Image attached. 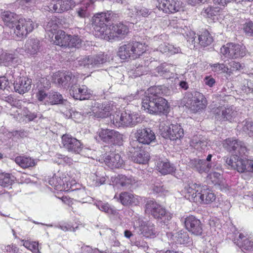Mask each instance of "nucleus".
Returning a JSON list of instances; mask_svg holds the SVG:
<instances>
[{"mask_svg":"<svg viewBox=\"0 0 253 253\" xmlns=\"http://www.w3.org/2000/svg\"><path fill=\"white\" fill-rule=\"evenodd\" d=\"M223 147L233 155L230 158L225 157V163L239 172H253V160L242 158L247 153V149L244 142L233 138L225 139Z\"/></svg>","mask_w":253,"mask_h":253,"instance_id":"nucleus-1","label":"nucleus"},{"mask_svg":"<svg viewBox=\"0 0 253 253\" xmlns=\"http://www.w3.org/2000/svg\"><path fill=\"white\" fill-rule=\"evenodd\" d=\"M112 12L108 11L96 14L92 18V24L95 35L98 37L108 41L116 38H124L129 31L128 27L119 23L113 25L112 28H108L106 23L111 20Z\"/></svg>","mask_w":253,"mask_h":253,"instance_id":"nucleus-2","label":"nucleus"},{"mask_svg":"<svg viewBox=\"0 0 253 253\" xmlns=\"http://www.w3.org/2000/svg\"><path fill=\"white\" fill-rule=\"evenodd\" d=\"M169 93L168 87L164 85L155 86L148 89V94L142 101V108L151 114L164 113L168 108L167 101L162 97Z\"/></svg>","mask_w":253,"mask_h":253,"instance_id":"nucleus-3","label":"nucleus"},{"mask_svg":"<svg viewBox=\"0 0 253 253\" xmlns=\"http://www.w3.org/2000/svg\"><path fill=\"white\" fill-rule=\"evenodd\" d=\"M145 44L137 42H132L121 46L118 55L123 60L135 59L139 57L146 50Z\"/></svg>","mask_w":253,"mask_h":253,"instance_id":"nucleus-4","label":"nucleus"},{"mask_svg":"<svg viewBox=\"0 0 253 253\" xmlns=\"http://www.w3.org/2000/svg\"><path fill=\"white\" fill-rule=\"evenodd\" d=\"M145 211L151 213L155 218L162 219L165 222L170 220L172 217L170 213L167 212L164 208L153 200L147 202Z\"/></svg>","mask_w":253,"mask_h":253,"instance_id":"nucleus-5","label":"nucleus"},{"mask_svg":"<svg viewBox=\"0 0 253 253\" xmlns=\"http://www.w3.org/2000/svg\"><path fill=\"white\" fill-rule=\"evenodd\" d=\"M128 152V157L134 162L144 164L149 160L150 156L148 152L141 149L137 145V141H132L130 143Z\"/></svg>","mask_w":253,"mask_h":253,"instance_id":"nucleus-6","label":"nucleus"},{"mask_svg":"<svg viewBox=\"0 0 253 253\" xmlns=\"http://www.w3.org/2000/svg\"><path fill=\"white\" fill-rule=\"evenodd\" d=\"M133 227L137 234L146 238H154L158 235V231L154 224L147 223L140 218L134 222Z\"/></svg>","mask_w":253,"mask_h":253,"instance_id":"nucleus-7","label":"nucleus"},{"mask_svg":"<svg viewBox=\"0 0 253 253\" xmlns=\"http://www.w3.org/2000/svg\"><path fill=\"white\" fill-rule=\"evenodd\" d=\"M221 53L229 58H242L246 55L245 46L233 43H228L220 49Z\"/></svg>","mask_w":253,"mask_h":253,"instance_id":"nucleus-8","label":"nucleus"},{"mask_svg":"<svg viewBox=\"0 0 253 253\" xmlns=\"http://www.w3.org/2000/svg\"><path fill=\"white\" fill-rule=\"evenodd\" d=\"M99 136L103 142L108 143L120 145L123 141L122 134L113 129L101 128Z\"/></svg>","mask_w":253,"mask_h":253,"instance_id":"nucleus-9","label":"nucleus"},{"mask_svg":"<svg viewBox=\"0 0 253 253\" xmlns=\"http://www.w3.org/2000/svg\"><path fill=\"white\" fill-rule=\"evenodd\" d=\"M34 24L30 19H19L14 29V34L19 38H23L31 32Z\"/></svg>","mask_w":253,"mask_h":253,"instance_id":"nucleus-10","label":"nucleus"},{"mask_svg":"<svg viewBox=\"0 0 253 253\" xmlns=\"http://www.w3.org/2000/svg\"><path fill=\"white\" fill-rule=\"evenodd\" d=\"M62 143L63 147L69 152L81 154L83 150V146L81 142L71 135L68 134L63 135Z\"/></svg>","mask_w":253,"mask_h":253,"instance_id":"nucleus-11","label":"nucleus"},{"mask_svg":"<svg viewBox=\"0 0 253 253\" xmlns=\"http://www.w3.org/2000/svg\"><path fill=\"white\" fill-rule=\"evenodd\" d=\"M186 105L190 110L196 112L206 107V100L202 93L195 92L192 97L186 101Z\"/></svg>","mask_w":253,"mask_h":253,"instance_id":"nucleus-12","label":"nucleus"},{"mask_svg":"<svg viewBox=\"0 0 253 253\" xmlns=\"http://www.w3.org/2000/svg\"><path fill=\"white\" fill-rule=\"evenodd\" d=\"M186 229L192 234L200 236L203 233V225L201 221L193 215H189L184 219Z\"/></svg>","mask_w":253,"mask_h":253,"instance_id":"nucleus-13","label":"nucleus"},{"mask_svg":"<svg viewBox=\"0 0 253 253\" xmlns=\"http://www.w3.org/2000/svg\"><path fill=\"white\" fill-rule=\"evenodd\" d=\"M136 138L138 143L149 144L153 142L156 136L153 130L149 127H140L137 129L135 133Z\"/></svg>","mask_w":253,"mask_h":253,"instance_id":"nucleus-14","label":"nucleus"},{"mask_svg":"<svg viewBox=\"0 0 253 253\" xmlns=\"http://www.w3.org/2000/svg\"><path fill=\"white\" fill-rule=\"evenodd\" d=\"M114 105L112 102L105 101L103 103H96L92 108V115L96 118H105L113 110Z\"/></svg>","mask_w":253,"mask_h":253,"instance_id":"nucleus-15","label":"nucleus"},{"mask_svg":"<svg viewBox=\"0 0 253 253\" xmlns=\"http://www.w3.org/2000/svg\"><path fill=\"white\" fill-rule=\"evenodd\" d=\"M99 161L101 163H104L106 166L112 169L119 168L124 164V160L121 155L115 153L105 154Z\"/></svg>","mask_w":253,"mask_h":253,"instance_id":"nucleus-16","label":"nucleus"},{"mask_svg":"<svg viewBox=\"0 0 253 253\" xmlns=\"http://www.w3.org/2000/svg\"><path fill=\"white\" fill-rule=\"evenodd\" d=\"M32 83V80L31 78L26 76L20 77L13 83L15 91L23 94L31 89Z\"/></svg>","mask_w":253,"mask_h":253,"instance_id":"nucleus-17","label":"nucleus"},{"mask_svg":"<svg viewBox=\"0 0 253 253\" xmlns=\"http://www.w3.org/2000/svg\"><path fill=\"white\" fill-rule=\"evenodd\" d=\"M189 166L200 173H208L212 167L213 169H218V167H212L211 163H208L204 160L199 159L191 160L189 162Z\"/></svg>","mask_w":253,"mask_h":253,"instance_id":"nucleus-18","label":"nucleus"},{"mask_svg":"<svg viewBox=\"0 0 253 253\" xmlns=\"http://www.w3.org/2000/svg\"><path fill=\"white\" fill-rule=\"evenodd\" d=\"M94 0H82L76 8V13L79 17L85 18L89 16L91 12L94 8Z\"/></svg>","mask_w":253,"mask_h":253,"instance_id":"nucleus-19","label":"nucleus"},{"mask_svg":"<svg viewBox=\"0 0 253 253\" xmlns=\"http://www.w3.org/2000/svg\"><path fill=\"white\" fill-rule=\"evenodd\" d=\"M70 94L75 99L85 100L90 98V93L85 85L74 84L71 86Z\"/></svg>","mask_w":253,"mask_h":253,"instance_id":"nucleus-20","label":"nucleus"},{"mask_svg":"<svg viewBox=\"0 0 253 253\" xmlns=\"http://www.w3.org/2000/svg\"><path fill=\"white\" fill-rule=\"evenodd\" d=\"M202 186L192 181H188L183 190L185 197L190 201L195 203L196 197L198 196Z\"/></svg>","mask_w":253,"mask_h":253,"instance_id":"nucleus-21","label":"nucleus"},{"mask_svg":"<svg viewBox=\"0 0 253 253\" xmlns=\"http://www.w3.org/2000/svg\"><path fill=\"white\" fill-rule=\"evenodd\" d=\"M215 200V195L209 189L202 186L198 196L196 197L195 203L199 204H209Z\"/></svg>","mask_w":253,"mask_h":253,"instance_id":"nucleus-22","label":"nucleus"},{"mask_svg":"<svg viewBox=\"0 0 253 253\" xmlns=\"http://www.w3.org/2000/svg\"><path fill=\"white\" fill-rule=\"evenodd\" d=\"M156 5L159 10L167 14L175 13L179 9L176 0H157Z\"/></svg>","mask_w":253,"mask_h":253,"instance_id":"nucleus-23","label":"nucleus"},{"mask_svg":"<svg viewBox=\"0 0 253 253\" xmlns=\"http://www.w3.org/2000/svg\"><path fill=\"white\" fill-rule=\"evenodd\" d=\"M75 79V76L70 72H58L54 75V82L65 87L73 83Z\"/></svg>","mask_w":253,"mask_h":253,"instance_id":"nucleus-24","label":"nucleus"},{"mask_svg":"<svg viewBox=\"0 0 253 253\" xmlns=\"http://www.w3.org/2000/svg\"><path fill=\"white\" fill-rule=\"evenodd\" d=\"M123 126H131L136 125L141 121L139 115L129 110H126L122 113Z\"/></svg>","mask_w":253,"mask_h":253,"instance_id":"nucleus-25","label":"nucleus"},{"mask_svg":"<svg viewBox=\"0 0 253 253\" xmlns=\"http://www.w3.org/2000/svg\"><path fill=\"white\" fill-rule=\"evenodd\" d=\"M216 116L218 119L221 121H231L237 115L236 111L232 108L221 107L217 108L215 111Z\"/></svg>","mask_w":253,"mask_h":253,"instance_id":"nucleus-26","label":"nucleus"},{"mask_svg":"<svg viewBox=\"0 0 253 253\" xmlns=\"http://www.w3.org/2000/svg\"><path fill=\"white\" fill-rule=\"evenodd\" d=\"M156 169L163 175L173 174L176 170L173 164L170 163L168 160H159L157 162Z\"/></svg>","mask_w":253,"mask_h":253,"instance_id":"nucleus-27","label":"nucleus"},{"mask_svg":"<svg viewBox=\"0 0 253 253\" xmlns=\"http://www.w3.org/2000/svg\"><path fill=\"white\" fill-rule=\"evenodd\" d=\"M249 236L248 234L244 235L240 233L239 238L234 240L236 244L242 250H250L253 247V242L249 240Z\"/></svg>","mask_w":253,"mask_h":253,"instance_id":"nucleus-28","label":"nucleus"},{"mask_svg":"<svg viewBox=\"0 0 253 253\" xmlns=\"http://www.w3.org/2000/svg\"><path fill=\"white\" fill-rule=\"evenodd\" d=\"M41 44L37 39L28 40L25 44V50L30 54L35 55L40 52Z\"/></svg>","mask_w":253,"mask_h":253,"instance_id":"nucleus-29","label":"nucleus"},{"mask_svg":"<svg viewBox=\"0 0 253 253\" xmlns=\"http://www.w3.org/2000/svg\"><path fill=\"white\" fill-rule=\"evenodd\" d=\"M2 18L5 25L11 29L15 28L19 19L18 15L10 11L3 12L2 14Z\"/></svg>","mask_w":253,"mask_h":253,"instance_id":"nucleus-30","label":"nucleus"},{"mask_svg":"<svg viewBox=\"0 0 253 253\" xmlns=\"http://www.w3.org/2000/svg\"><path fill=\"white\" fill-rule=\"evenodd\" d=\"M121 203L124 206H128L133 204L137 205L139 204V200L136 196L128 192H122L120 194L119 197Z\"/></svg>","mask_w":253,"mask_h":253,"instance_id":"nucleus-31","label":"nucleus"},{"mask_svg":"<svg viewBox=\"0 0 253 253\" xmlns=\"http://www.w3.org/2000/svg\"><path fill=\"white\" fill-rule=\"evenodd\" d=\"M90 60L91 68H98L108 61L109 57L107 54L99 53L90 56Z\"/></svg>","mask_w":253,"mask_h":253,"instance_id":"nucleus-32","label":"nucleus"},{"mask_svg":"<svg viewBox=\"0 0 253 253\" xmlns=\"http://www.w3.org/2000/svg\"><path fill=\"white\" fill-rule=\"evenodd\" d=\"M173 240L178 244L187 245L191 242V239L186 231L181 230L173 235Z\"/></svg>","mask_w":253,"mask_h":253,"instance_id":"nucleus-33","label":"nucleus"},{"mask_svg":"<svg viewBox=\"0 0 253 253\" xmlns=\"http://www.w3.org/2000/svg\"><path fill=\"white\" fill-rule=\"evenodd\" d=\"M70 35L66 34L63 31L58 30L55 34L54 42L60 46L67 47Z\"/></svg>","mask_w":253,"mask_h":253,"instance_id":"nucleus-34","label":"nucleus"},{"mask_svg":"<svg viewBox=\"0 0 253 253\" xmlns=\"http://www.w3.org/2000/svg\"><path fill=\"white\" fill-rule=\"evenodd\" d=\"M208 144L207 140L201 136H194L190 143V145L198 151L204 150Z\"/></svg>","mask_w":253,"mask_h":253,"instance_id":"nucleus-35","label":"nucleus"},{"mask_svg":"<svg viewBox=\"0 0 253 253\" xmlns=\"http://www.w3.org/2000/svg\"><path fill=\"white\" fill-rule=\"evenodd\" d=\"M171 124L168 120L163 121L159 125V133L161 135L166 139H170Z\"/></svg>","mask_w":253,"mask_h":253,"instance_id":"nucleus-36","label":"nucleus"},{"mask_svg":"<svg viewBox=\"0 0 253 253\" xmlns=\"http://www.w3.org/2000/svg\"><path fill=\"white\" fill-rule=\"evenodd\" d=\"M198 40L202 46L205 47L210 45L213 42L212 37L207 30H204L200 32Z\"/></svg>","mask_w":253,"mask_h":253,"instance_id":"nucleus-37","label":"nucleus"},{"mask_svg":"<svg viewBox=\"0 0 253 253\" xmlns=\"http://www.w3.org/2000/svg\"><path fill=\"white\" fill-rule=\"evenodd\" d=\"M172 68L171 65L163 63L155 69V72L157 73L158 76H163L166 78H169L171 75L170 70Z\"/></svg>","mask_w":253,"mask_h":253,"instance_id":"nucleus-38","label":"nucleus"},{"mask_svg":"<svg viewBox=\"0 0 253 253\" xmlns=\"http://www.w3.org/2000/svg\"><path fill=\"white\" fill-rule=\"evenodd\" d=\"M15 163L23 168H28L35 166V161L29 157H17L15 160Z\"/></svg>","mask_w":253,"mask_h":253,"instance_id":"nucleus-39","label":"nucleus"},{"mask_svg":"<svg viewBox=\"0 0 253 253\" xmlns=\"http://www.w3.org/2000/svg\"><path fill=\"white\" fill-rule=\"evenodd\" d=\"M117 182L122 187L126 188L130 185H133L136 182L135 179L132 176H126L123 175H119L117 177Z\"/></svg>","mask_w":253,"mask_h":253,"instance_id":"nucleus-40","label":"nucleus"},{"mask_svg":"<svg viewBox=\"0 0 253 253\" xmlns=\"http://www.w3.org/2000/svg\"><path fill=\"white\" fill-rule=\"evenodd\" d=\"M0 59L6 66L14 65L18 62L17 56L11 53H2L0 57Z\"/></svg>","mask_w":253,"mask_h":253,"instance_id":"nucleus-41","label":"nucleus"},{"mask_svg":"<svg viewBox=\"0 0 253 253\" xmlns=\"http://www.w3.org/2000/svg\"><path fill=\"white\" fill-rule=\"evenodd\" d=\"M170 140H176L182 137L184 135L183 129L179 125L171 124Z\"/></svg>","mask_w":253,"mask_h":253,"instance_id":"nucleus-42","label":"nucleus"},{"mask_svg":"<svg viewBox=\"0 0 253 253\" xmlns=\"http://www.w3.org/2000/svg\"><path fill=\"white\" fill-rule=\"evenodd\" d=\"M159 50L162 53H166L169 54H173L179 52L180 49L178 47H175L172 45L167 43L161 44L159 46Z\"/></svg>","mask_w":253,"mask_h":253,"instance_id":"nucleus-43","label":"nucleus"},{"mask_svg":"<svg viewBox=\"0 0 253 253\" xmlns=\"http://www.w3.org/2000/svg\"><path fill=\"white\" fill-rule=\"evenodd\" d=\"M150 189L153 193H162L166 190L162 182L158 179H153L150 183Z\"/></svg>","mask_w":253,"mask_h":253,"instance_id":"nucleus-44","label":"nucleus"},{"mask_svg":"<svg viewBox=\"0 0 253 253\" xmlns=\"http://www.w3.org/2000/svg\"><path fill=\"white\" fill-rule=\"evenodd\" d=\"M46 104L54 105L63 102V98L61 94L56 92H50L49 94L48 100Z\"/></svg>","mask_w":253,"mask_h":253,"instance_id":"nucleus-45","label":"nucleus"},{"mask_svg":"<svg viewBox=\"0 0 253 253\" xmlns=\"http://www.w3.org/2000/svg\"><path fill=\"white\" fill-rule=\"evenodd\" d=\"M90 179L92 180L90 184L93 186H99L104 184L106 181V177L104 176H101L98 172L93 173L91 175Z\"/></svg>","mask_w":253,"mask_h":253,"instance_id":"nucleus-46","label":"nucleus"},{"mask_svg":"<svg viewBox=\"0 0 253 253\" xmlns=\"http://www.w3.org/2000/svg\"><path fill=\"white\" fill-rule=\"evenodd\" d=\"M97 207L101 211L108 214L115 215L117 213V211L114 208L111 207L107 203L99 202L97 204Z\"/></svg>","mask_w":253,"mask_h":253,"instance_id":"nucleus-47","label":"nucleus"},{"mask_svg":"<svg viewBox=\"0 0 253 253\" xmlns=\"http://www.w3.org/2000/svg\"><path fill=\"white\" fill-rule=\"evenodd\" d=\"M219 9L218 7H213L208 6L203 8L201 12V14L206 17H211L218 14Z\"/></svg>","mask_w":253,"mask_h":253,"instance_id":"nucleus-48","label":"nucleus"},{"mask_svg":"<svg viewBox=\"0 0 253 253\" xmlns=\"http://www.w3.org/2000/svg\"><path fill=\"white\" fill-rule=\"evenodd\" d=\"M82 41L78 36L70 35L69 44L67 47L79 48L81 46Z\"/></svg>","mask_w":253,"mask_h":253,"instance_id":"nucleus-49","label":"nucleus"},{"mask_svg":"<svg viewBox=\"0 0 253 253\" xmlns=\"http://www.w3.org/2000/svg\"><path fill=\"white\" fill-rule=\"evenodd\" d=\"M212 71L216 73H226L228 72V67L226 66L223 63H217L211 65Z\"/></svg>","mask_w":253,"mask_h":253,"instance_id":"nucleus-50","label":"nucleus"},{"mask_svg":"<svg viewBox=\"0 0 253 253\" xmlns=\"http://www.w3.org/2000/svg\"><path fill=\"white\" fill-rule=\"evenodd\" d=\"M59 1L63 12L73 8L76 5L74 0H62Z\"/></svg>","mask_w":253,"mask_h":253,"instance_id":"nucleus-51","label":"nucleus"},{"mask_svg":"<svg viewBox=\"0 0 253 253\" xmlns=\"http://www.w3.org/2000/svg\"><path fill=\"white\" fill-rule=\"evenodd\" d=\"M12 180L9 173H0V185L8 187L12 184Z\"/></svg>","mask_w":253,"mask_h":253,"instance_id":"nucleus-52","label":"nucleus"},{"mask_svg":"<svg viewBox=\"0 0 253 253\" xmlns=\"http://www.w3.org/2000/svg\"><path fill=\"white\" fill-rule=\"evenodd\" d=\"M23 246L31 251L34 253H39L40 251L38 248V243L36 242H29L28 241H23Z\"/></svg>","mask_w":253,"mask_h":253,"instance_id":"nucleus-53","label":"nucleus"},{"mask_svg":"<svg viewBox=\"0 0 253 253\" xmlns=\"http://www.w3.org/2000/svg\"><path fill=\"white\" fill-rule=\"evenodd\" d=\"M228 64L229 67H228V72H227V74L229 75H231L233 71H238L243 68L241 64L235 61H230L229 62Z\"/></svg>","mask_w":253,"mask_h":253,"instance_id":"nucleus-54","label":"nucleus"},{"mask_svg":"<svg viewBox=\"0 0 253 253\" xmlns=\"http://www.w3.org/2000/svg\"><path fill=\"white\" fill-rule=\"evenodd\" d=\"M179 24V23H178ZM170 25L171 26H173L174 28L176 29V32L182 35L184 37L187 34L189 31V28L186 26H184L182 27V26H179L178 25V23H176L175 25L174 20H171L170 22Z\"/></svg>","mask_w":253,"mask_h":253,"instance_id":"nucleus-55","label":"nucleus"},{"mask_svg":"<svg viewBox=\"0 0 253 253\" xmlns=\"http://www.w3.org/2000/svg\"><path fill=\"white\" fill-rule=\"evenodd\" d=\"M242 90L244 93L249 94L250 97L253 98V84L251 82H247L242 85Z\"/></svg>","mask_w":253,"mask_h":253,"instance_id":"nucleus-56","label":"nucleus"},{"mask_svg":"<svg viewBox=\"0 0 253 253\" xmlns=\"http://www.w3.org/2000/svg\"><path fill=\"white\" fill-rule=\"evenodd\" d=\"M135 12L136 15L143 17H147L151 13L150 9L144 7H135Z\"/></svg>","mask_w":253,"mask_h":253,"instance_id":"nucleus-57","label":"nucleus"},{"mask_svg":"<svg viewBox=\"0 0 253 253\" xmlns=\"http://www.w3.org/2000/svg\"><path fill=\"white\" fill-rule=\"evenodd\" d=\"M36 97L38 101L41 102L44 101V104L48 105V104H46V103H47V100H48L49 94H47L44 90H39L36 93Z\"/></svg>","mask_w":253,"mask_h":253,"instance_id":"nucleus-58","label":"nucleus"},{"mask_svg":"<svg viewBox=\"0 0 253 253\" xmlns=\"http://www.w3.org/2000/svg\"><path fill=\"white\" fill-rule=\"evenodd\" d=\"M243 30L248 36H253V22L251 21L246 22L243 25Z\"/></svg>","mask_w":253,"mask_h":253,"instance_id":"nucleus-59","label":"nucleus"},{"mask_svg":"<svg viewBox=\"0 0 253 253\" xmlns=\"http://www.w3.org/2000/svg\"><path fill=\"white\" fill-rule=\"evenodd\" d=\"M122 119L123 118L122 117V113L120 115H119V113H115V114L110 116L111 121L116 126L119 127L121 126H123L122 121Z\"/></svg>","mask_w":253,"mask_h":253,"instance_id":"nucleus-60","label":"nucleus"},{"mask_svg":"<svg viewBox=\"0 0 253 253\" xmlns=\"http://www.w3.org/2000/svg\"><path fill=\"white\" fill-rule=\"evenodd\" d=\"M107 232L109 235H111L112 236H110L109 240L111 241V243H114V246H118L120 244V243L118 241L116 240V235H117V232L112 229L109 228L107 229Z\"/></svg>","mask_w":253,"mask_h":253,"instance_id":"nucleus-61","label":"nucleus"},{"mask_svg":"<svg viewBox=\"0 0 253 253\" xmlns=\"http://www.w3.org/2000/svg\"><path fill=\"white\" fill-rule=\"evenodd\" d=\"M90 59V56L84 57L81 58L78 61L79 65L80 66H83L87 68H92L91 65H90V63H91Z\"/></svg>","mask_w":253,"mask_h":253,"instance_id":"nucleus-62","label":"nucleus"},{"mask_svg":"<svg viewBox=\"0 0 253 253\" xmlns=\"http://www.w3.org/2000/svg\"><path fill=\"white\" fill-rule=\"evenodd\" d=\"M244 131L248 133L251 136L253 137V122H247L246 123L244 126L243 127Z\"/></svg>","mask_w":253,"mask_h":253,"instance_id":"nucleus-63","label":"nucleus"},{"mask_svg":"<svg viewBox=\"0 0 253 253\" xmlns=\"http://www.w3.org/2000/svg\"><path fill=\"white\" fill-rule=\"evenodd\" d=\"M48 10L53 12L62 13L63 11L61 10V7L60 1H58L56 4H51L48 6Z\"/></svg>","mask_w":253,"mask_h":253,"instance_id":"nucleus-64","label":"nucleus"}]
</instances>
